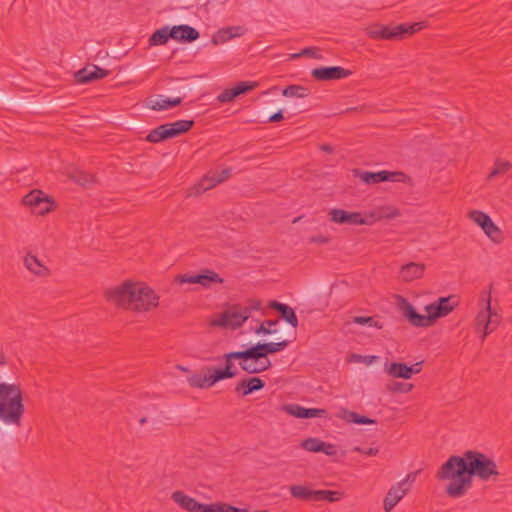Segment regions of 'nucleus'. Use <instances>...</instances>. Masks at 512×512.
Returning <instances> with one entry per match:
<instances>
[{"mask_svg":"<svg viewBox=\"0 0 512 512\" xmlns=\"http://www.w3.org/2000/svg\"><path fill=\"white\" fill-rule=\"evenodd\" d=\"M25 412L23 392L19 384L0 382V420L8 425H21Z\"/></svg>","mask_w":512,"mask_h":512,"instance_id":"7ed1b4c3","label":"nucleus"},{"mask_svg":"<svg viewBox=\"0 0 512 512\" xmlns=\"http://www.w3.org/2000/svg\"><path fill=\"white\" fill-rule=\"evenodd\" d=\"M377 359H378V357H377V356H374V355H372V356H365V357H364V361H365V363H366L367 365L372 364V363H373V362H375Z\"/></svg>","mask_w":512,"mask_h":512,"instance_id":"0e129e2a","label":"nucleus"},{"mask_svg":"<svg viewBox=\"0 0 512 512\" xmlns=\"http://www.w3.org/2000/svg\"><path fill=\"white\" fill-rule=\"evenodd\" d=\"M279 323V320H265L263 321L255 330L254 332L258 335H269L276 333V329H273L274 326H276Z\"/></svg>","mask_w":512,"mask_h":512,"instance_id":"79ce46f5","label":"nucleus"},{"mask_svg":"<svg viewBox=\"0 0 512 512\" xmlns=\"http://www.w3.org/2000/svg\"><path fill=\"white\" fill-rule=\"evenodd\" d=\"M178 284H200V274L197 275H189V274H179L175 277L174 280Z\"/></svg>","mask_w":512,"mask_h":512,"instance_id":"de8ad7c7","label":"nucleus"},{"mask_svg":"<svg viewBox=\"0 0 512 512\" xmlns=\"http://www.w3.org/2000/svg\"><path fill=\"white\" fill-rule=\"evenodd\" d=\"M226 29L233 34V38L237 36H242L246 32V28L243 26H230L226 27Z\"/></svg>","mask_w":512,"mask_h":512,"instance_id":"5fc2aeb1","label":"nucleus"},{"mask_svg":"<svg viewBox=\"0 0 512 512\" xmlns=\"http://www.w3.org/2000/svg\"><path fill=\"white\" fill-rule=\"evenodd\" d=\"M108 75V71L95 65L88 64L74 74V79L79 84L90 83L102 79Z\"/></svg>","mask_w":512,"mask_h":512,"instance_id":"dca6fc26","label":"nucleus"},{"mask_svg":"<svg viewBox=\"0 0 512 512\" xmlns=\"http://www.w3.org/2000/svg\"><path fill=\"white\" fill-rule=\"evenodd\" d=\"M451 299V296L440 297L437 301L425 306L430 326L433 325L437 319L447 316L454 310L455 305L451 304Z\"/></svg>","mask_w":512,"mask_h":512,"instance_id":"4468645a","label":"nucleus"},{"mask_svg":"<svg viewBox=\"0 0 512 512\" xmlns=\"http://www.w3.org/2000/svg\"><path fill=\"white\" fill-rule=\"evenodd\" d=\"M258 86L257 82L242 81L236 84L233 88L225 89L217 97L220 103H228L236 97L245 94Z\"/></svg>","mask_w":512,"mask_h":512,"instance_id":"f3484780","label":"nucleus"},{"mask_svg":"<svg viewBox=\"0 0 512 512\" xmlns=\"http://www.w3.org/2000/svg\"><path fill=\"white\" fill-rule=\"evenodd\" d=\"M284 119V116H283V111L282 110H279L277 111L276 113L272 114L269 119H268V122H279L281 120Z\"/></svg>","mask_w":512,"mask_h":512,"instance_id":"13d9d810","label":"nucleus"},{"mask_svg":"<svg viewBox=\"0 0 512 512\" xmlns=\"http://www.w3.org/2000/svg\"><path fill=\"white\" fill-rule=\"evenodd\" d=\"M24 265L31 273L38 277H45L50 273L49 269L38 259V257L31 253H28L24 257Z\"/></svg>","mask_w":512,"mask_h":512,"instance_id":"bb28decb","label":"nucleus"},{"mask_svg":"<svg viewBox=\"0 0 512 512\" xmlns=\"http://www.w3.org/2000/svg\"><path fill=\"white\" fill-rule=\"evenodd\" d=\"M310 94L311 90L302 85H288L282 90V95L285 97L306 98Z\"/></svg>","mask_w":512,"mask_h":512,"instance_id":"f704fd0d","label":"nucleus"},{"mask_svg":"<svg viewBox=\"0 0 512 512\" xmlns=\"http://www.w3.org/2000/svg\"><path fill=\"white\" fill-rule=\"evenodd\" d=\"M262 308V301L259 299H249L245 305L233 304L225 309L211 325L237 329L251 316L253 311H259Z\"/></svg>","mask_w":512,"mask_h":512,"instance_id":"20e7f679","label":"nucleus"},{"mask_svg":"<svg viewBox=\"0 0 512 512\" xmlns=\"http://www.w3.org/2000/svg\"><path fill=\"white\" fill-rule=\"evenodd\" d=\"M401 215L399 209L394 206H379L369 212H361L360 225H373L384 219H394Z\"/></svg>","mask_w":512,"mask_h":512,"instance_id":"1a4fd4ad","label":"nucleus"},{"mask_svg":"<svg viewBox=\"0 0 512 512\" xmlns=\"http://www.w3.org/2000/svg\"><path fill=\"white\" fill-rule=\"evenodd\" d=\"M328 241H329V239L322 235L314 236L311 238V242L318 243V244H324V243H327Z\"/></svg>","mask_w":512,"mask_h":512,"instance_id":"680f3d73","label":"nucleus"},{"mask_svg":"<svg viewBox=\"0 0 512 512\" xmlns=\"http://www.w3.org/2000/svg\"><path fill=\"white\" fill-rule=\"evenodd\" d=\"M490 321H487L488 323H486V329L488 330L487 332H493L496 330V328L498 327V325L500 324L501 322V316L495 311V310H492V308L490 307Z\"/></svg>","mask_w":512,"mask_h":512,"instance_id":"09e8293b","label":"nucleus"},{"mask_svg":"<svg viewBox=\"0 0 512 512\" xmlns=\"http://www.w3.org/2000/svg\"><path fill=\"white\" fill-rule=\"evenodd\" d=\"M73 179L75 182L82 186H86L87 184L91 183L93 181V177L90 174L84 173V172H76L73 175Z\"/></svg>","mask_w":512,"mask_h":512,"instance_id":"3c124183","label":"nucleus"},{"mask_svg":"<svg viewBox=\"0 0 512 512\" xmlns=\"http://www.w3.org/2000/svg\"><path fill=\"white\" fill-rule=\"evenodd\" d=\"M265 387V382L259 377H251L240 381L236 387L235 392L240 393L242 396H247L255 391H259Z\"/></svg>","mask_w":512,"mask_h":512,"instance_id":"393cba45","label":"nucleus"},{"mask_svg":"<svg viewBox=\"0 0 512 512\" xmlns=\"http://www.w3.org/2000/svg\"><path fill=\"white\" fill-rule=\"evenodd\" d=\"M182 98H168L162 95L156 97H149L146 100V106L152 110L163 111L181 104Z\"/></svg>","mask_w":512,"mask_h":512,"instance_id":"5701e85b","label":"nucleus"},{"mask_svg":"<svg viewBox=\"0 0 512 512\" xmlns=\"http://www.w3.org/2000/svg\"><path fill=\"white\" fill-rule=\"evenodd\" d=\"M320 149L324 152H327V153H332L333 152V147L329 144H322L320 146Z\"/></svg>","mask_w":512,"mask_h":512,"instance_id":"69168bd1","label":"nucleus"},{"mask_svg":"<svg viewBox=\"0 0 512 512\" xmlns=\"http://www.w3.org/2000/svg\"><path fill=\"white\" fill-rule=\"evenodd\" d=\"M232 38L233 34H231L226 28H222L218 30L217 33L213 36L212 42L214 44H222Z\"/></svg>","mask_w":512,"mask_h":512,"instance_id":"8fccbe9b","label":"nucleus"},{"mask_svg":"<svg viewBox=\"0 0 512 512\" xmlns=\"http://www.w3.org/2000/svg\"><path fill=\"white\" fill-rule=\"evenodd\" d=\"M45 197H47V194L42 190L34 189L23 197L22 202L32 211Z\"/></svg>","mask_w":512,"mask_h":512,"instance_id":"72a5a7b5","label":"nucleus"},{"mask_svg":"<svg viewBox=\"0 0 512 512\" xmlns=\"http://www.w3.org/2000/svg\"><path fill=\"white\" fill-rule=\"evenodd\" d=\"M223 278L211 269H204L200 273V285L204 288H210L213 284H222Z\"/></svg>","mask_w":512,"mask_h":512,"instance_id":"473e14b6","label":"nucleus"},{"mask_svg":"<svg viewBox=\"0 0 512 512\" xmlns=\"http://www.w3.org/2000/svg\"><path fill=\"white\" fill-rule=\"evenodd\" d=\"M484 233L494 242L499 243L502 240V234L500 229L494 224V222L491 220V222L488 224L487 227L484 228Z\"/></svg>","mask_w":512,"mask_h":512,"instance_id":"a18cd8bd","label":"nucleus"},{"mask_svg":"<svg viewBox=\"0 0 512 512\" xmlns=\"http://www.w3.org/2000/svg\"><path fill=\"white\" fill-rule=\"evenodd\" d=\"M313 54H314V48L307 47V48L303 49L302 52L294 54L293 57L298 58L302 55H313Z\"/></svg>","mask_w":512,"mask_h":512,"instance_id":"052dcab7","label":"nucleus"},{"mask_svg":"<svg viewBox=\"0 0 512 512\" xmlns=\"http://www.w3.org/2000/svg\"><path fill=\"white\" fill-rule=\"evenodd\" d=\"M330 220L337 224H347L351 226L360 225L362 221L361 212H349L343 209H331L329 211Z\"/></svg>","mask_w":512,"mask_h":512,"instance_id":"a211bd4d","label":"nucleus"},{"mask_svg":"<svg viewBox=\"0 0 512 512\" xmlns=\"http://www.w3.org/2000/svg\"><path fill=\"white\" fill-rule=\"evenodd\" d=\"M385 372L393 378H411V368L406 363L392 362L390 364L385 363Z\"/></svg>","mask_w":512,"mask_h":512,"instance_id":"c85d7f7f","label":"nucleus"},{"mask_svg":"<svg viewBox=\"0 0 512 512\" xmlns=\"http://www.w3.org/2000/svg\"><path fill=\"white\" fill-rule=\"evenodd\" d=\"M173 133L170 129L168 123L161 124L158 127L152 129L148 135L145 137V140L150 143H159L162 141H166L168 139H172Z\"/></svg>","mask_w":512,"mask_h":512,"instance_id":"cd10ccee","label":"nucleus"},{"mask_svg":"<svg viewBox=\"0 0 512 512\" xmlns=\"http://www.w3.org/2000/svg\"><path fill=\"white\" fill-rule=\"evenodd\" d=\"M170 129L173 133V137H178L186 132H188L193 126V120H178L173 123H168Z\"/></svg>","mask_w":512,"mask_h":512,"instance_id":"e433bc0d","label":"nucleus"},{"mask_svg":"<svg viewBox=\"0 0 512 512\" xmlns=\"http://www.w3.org/2000/svg\"><path fill=\"white\" fill-rule=\"evenodd\" d=\"M146 422H147L146 417H142V418L139 420V423H140V424H144V423H146Z\"/></svg>","mask_w":512,"mask_h":512,"instance_id":"774afa93","label":"nucleus"},{"mask_svg":"<svg viewBox=\"0 0 512 512\" xmlns=\"http://www.w3.org/2000/svg\"><path fill=\"white\" fill-rule=\"evenodd\" d=\"M105 300L118 309L128 308V280L123 281L119 286L107 288L104 291Z\"/></svg>","mask_w":512,"mask_h":512,"instance_id":"ddd939ff","label":"nucleus"},{"mask_svg":"<svg viewBox=\"0 0 512 512\" xmlns=\"http://www.w3.org/2000/svg\"><path fill=\"white\" fill-rule=\"evenodd\" d=\"M352 71L340 66L319 67L312 70L311 75L318 81L340 80L349 77Z\"/></svg>","mask_w":512,"mask_h":512,"instance_id":"2eb2a0df","label":"nucleus"},{"mask_svg":"<svg viewBox=\"0 0 512 512\" xmlns=\"http://www.w3.org/2000/svg\"><path fill=\"white\" fill-rule=\"evenodd\" d=\"M423 27V22L413 24L404 23L396 26L373 24L366 29V33L370 38L375 40H400L406 35H413Z\"/></svg>","mask_w":512,"mask_h":512,"instance_id":"423d86ee","label":"nucleus"},{"mask_svg":"<svg viewBox=\"0 0 512 512\" xmlns=\"http://www.w3.org/2000/svg\"><path fill=\"white\" fill-rule=\"evenodd\" d=\"M469 217L475 223H477L482 228V230H484V228L487 227L492 220L489 215L479 210L471 211L469 213Z\"/></svg>","mask_w":512,"mask_h":512,"instance_id":"ea45409f","label":"nucleus"},{"mask_svg":"<svg viewBox=\"0 0 512 512\" xmlns=\"http://www.w3.org/2000/svg\"><path fill=\"white\" fill-rule=\"evenodd\" d=\"M353 451L362 453V454L367 455V456H375L379 452L378 448L370 447V448H367V449H363V448H361L359 446L354 447Z\"/></svg>","mask_w":512,"mask_h":512,"instance_id":"864d4df0","label":"nucleus"},{"mask_svg":"<svg viewBox=\"0 0 512 512\" xmlns=\"http://www.w3.org/2000/svg\"><path fill=\"white\" fill-rule=\"evenodd\" d=\"M426 266L423 263L410 262L400 268L401 279L411 282L423 277Z\"/></svg>","mask_w":512,"mask_h":512,"instance_id":"4be33fe9","label":"nucleus"},{"mask_svg":"<svg viewBox=\"0 0 512 512\" xmlns=\"http://www.w3.org/2000/svg\"><path fill=\"white\" fill-rule=\"evenodd\" d=\"M408 491L409 487H404V483H397L393 485L383 500L385 512H391L396 504L407 494Z\"/></svg>","mask_w":512,"mask_h":512,"instance_id":"aec40b11","label":"nucleus"},{"mask_svg":"<svg viewBox=\"0 0 512 512\" xmlns=\"http://www.w3.org/2000/svg\"><path fill=\"white\" fill-rule=\"evenodd\" d=\"M172 500L176 502L182 509L189 512H200L202 504L196 501V499L186 495L182 491H175L171 496Z\"/></svg>","mask_w":512,"mask_h":512,"instance_id":"b1692460","label":"nucleus"},{"mask_svg":"<svg viewBox=\"0 0 512 512\" xmlns=\"http://www.w3.org/2000/svg\"><path fill=\"white\" fill-rule=\"evenodd\" d=\"M283 409L288 414L301 419L327 416V411L325 409L305 408L298 404L285 405Z\"/></svg>","mask_w":512,"mask_h":512,"instance_id":"6ab92c4d","label":"nucleus"},{"mask_svg":"<svg viewBox=\"0 0 512 512\" xmlns=\"http://www.w3.org/2000/svg\"><path fill=\"white\" fill-rule=\"evenodd\" d=\"M6 363V358L3 355H0V365H4Z\"/></svg>","mask_w":512,"mask_h":512,"instance_id":"338daca9","label":"nucleus"},{"mask_svg":"<svg viewBox=\"0 0 512 512\" xmlns=\"http://www.w3.org/2000/svg\"><path fill=\"white\" fill-rule=\"evenodd\" d=\"M322 449L323 450H320V452L328 455V456H333L336 454V449H335V446L333 444H330V443H326L324 442L323 445H322Z\"/></svg>","mask_w":512,"mask_h":512,"instance_id":"6e6d98bb","label":"nucleus"},{"mask_svg":"<svg viewBox=\"0 0 512 512\" xmlns=\"http://www.w3.org/2000/svg\"><path fill=\"white\" fill-rule=\"evenodd\" d=\"M269 307L273 310H276L280 314L281 318L294 328L298 326V318L295 314V311L287 304L273 300L270 301Z\"/></svg>","mask_w":512,"mask_h":512,"instance_id":"a878e982","label":"nucleus"},{"mask_svg":"<svg viewBox=\"0 0 512 512\" xmlns=\"http://www.w3.org/2000/svg\"><path fill=\"white\" fill-rule=\"evenodd\" d=\"M398 308L409 323L415 327H429V318L426 315L419 314L412 304L403 296H397Z\"/></svg>","mask_w":512,"mask_h":512,"instance_id":"f8f14e48","label":"nucleus"},{"mask_svg":"<svg viewBox=\"0 0 512 512\" xmlns=\"http://www.w3.org/2000/svg\"><path fill=\"white\" fill-rule=\"evenodd\" d=\"M416 479V473L414 472H411L409 473L405 479H403L402 481H400L399 483H404V487H409L408 486V482H414Z\"/></svg>","mask_w":512,"mask_h":512,"instance_id":"bf43d9fd","label":"nucleus"},{"mask_svg":"<svg viewBox=\"0 0 512 512\" xmlns=\"http://www.w3.org/2000/svg\"><path fill=\"white\" fill-rule=\"evenodd\" d=\"M323 443H324V441H322L318 438L310 437V438H307L302 441L301 447L303 449H305L306 451L317 453V452H320V450H323L322 449Z\"/></svg>","mask_w":512,"mask_h":512,"instance_id":"a19ab883","label":"nucleus"},{"mask_svg":"<svg viewBox=\"0 0 512 512\" xmlns=\"http://www.w3.org/2000/svg\"><path fill=\"white\" fill-rule=\"evenodd\" d=\"M343 497V493L340 491H332V490H316V500L315 501H327L330 503L337 502L341 500Z\"/></svg>","mask_w":512,"mask_h":512,"instance_id":"4c0bfd02","label":"nucleus"},{"mask_svg":"<svg viewBox=\"0 0 512 512\" xmlns=\"http://www.w3.org/2000/svg\"><path fill=\"white\" fill-rule=\"evenodd\" d=\"M480 302L483 307L481 311L478 312L475 319V329L477 333H482L481 339L482 341L491 334V332H487L486 323L490 321V307H491V294L488 291H483L481 293Z\"/></svg>","mask_w":512,"mask_h":512,"instance_id":"9b49d317","label":"nucleus"},{"mask_svg":"<svg viewBox=\"0 0 512 512\" xmlns=\"http://www.w3.org/2000/svg\"><path fill=\"white\" fill-rule=\"evenodd\" d=\"M159 296L144 282L130 281V310L148 312L157 308Z\"/></svg>","mask_w":512,"mask_h":512,"instance_id":"39448f33","label":"nucleus"},{"mask_svg":"<svg viewBox=\"0 0 512 512\" xmlns=\"http://www.w3.org/2000/svg\"><path fill=\"white\" fill-rule=\"evenodd\" d=\"M290 342H259L243 351L225 353L222 357L225 361L223 368L205 367L204 373L192 374L187 378V382L191 387L208 389L221 380L233 378L238 374L233 360H239L241 369L248 374L262 373L272 366L268 355L284 350Z\"/></svg>","mask_w":512,"mask_h":512,"instance_id":"f257e3e1","label":"nucleus"},{"mask_svg":"<svg viewBox=\"0 0 512 512\" xmlns=\"http://www.w3.org/2000/svg\"><path fill=\"white\" fill-rule=\"evenodd\" d=\"M401 215L399 209L394 206H379L369 212H361L360 225H373L384 219H394Z\"/></svg>","mask_w":512,"mask_h":512,"instance_id":"9d476101","label":"nucleus"},{"mask_svg":"<svg viewBox=\"0 0 512 512\" xmlns=\"http://www.w3.org/2000/svg\"><path fill=\"white\" fill-rule=\"evenodd\" d=\"M500 475L496 462L486 454L467 450L462 456L452 455L436 473L440 481L450 480L446 494L451 498H461L472 487L473 477L482 481L496 480Z\"/></svg>","mask_w":512,"mask_h":512,"instance_id":"f03ea898","label":"nucleus"},{"mask_svg":"<svg viewBox=\"0 0 512 512\" xmlns=\"http://www.w3.org/2000/svg\"><path fill=\"white\" fill-rule=\"evenodd\" d=\"M401 215L399 209L394 206H379L369 212H361L360 225H373L384 219H394Z\"/></svg>","mask_w":512,"mask_h":512,"instance_id":"6e6552de","label":"nucleus"},{"mask_svg":"<svg viewBox=\"0 0 512 512\" xmlns=\"http://www.w3.org/2000/svg\"><path fill=\"white\" fill-rule=\"evenodd\" d=\"M200 512H218V504H202Z\"/></svg>","mask_w":512,"mask_h":512,"instance_id":"4d7b16f0","label":"nucleus"},{"mask_svg":"<svg viewBox=\"0 0 512 512\" xmlns=\"http://www.w3.org/2000/svg\"><path fill=\"white\" fill-rule=\"evenodd\" d=\"M341 418H343L348 423L366 425V424H375L376 420L369 418L367 416L360 415L356 412L349 411L347 409H341Z\"/></svg>","mask_w":512,"mask_h":512,"instance_id":"2f4dec72","label":"nucleus"},{"mask_svg":"<svg viewBox=\"0 0 512 512\" xmlns=\"http://www.w3.org/2000/svg\"><path fill=\"white\" fill-rule=\"evenodd\" d=\"M218 512H248V510L240 509L226 503H218Z\"/></svg>","mask_w":512,"mask_h":512,"instance_id":"603ef678","label":"nucleus"},{"mask_svg":"<svg viewBox=\"0 0 512 512\" xmlns=\"http://www.w3.org/2000/svg\"><path fill=\"white\" fill-rule=\"evenodd\" d=\"M413 384L393 381L387 385V390L392 393H408L413 389Z\"/></svg>","mask_w":512,"mask_h":512,"instance_id":"37998d69","label":"nucleus"},{"mask_svg":"<svg viewBox=\"0 0 512 512\" xmlns=\"http://www.w3.org/2000/svg\"><path fill=\"white\" fill-rule=\"evenodd\" d=\"M291 495L302 501H315L316 500V490H312L307 486L303 485H292L290 486Z\"/></svg>","mask_w":512,"mask_h":512,"instance_id":"7c9ffc66","label":"nucleus"},{"mask_svg":"<svg viewBox=\"0 0 512 512\" xmlns=\"http://www.w3.org/2000/svg\"><path fill=\"white\" fill-rule=\"evenodd\" d=\"M353 323H356L359 325H368L370 327H376L378 329L383 328V324L371 316H356L353 318Z\"/></svg>","mask_w":512,"mask_h":512,"instance_id":"49530a36","label":"nucleus"},{"mask_svg":"<svg viewBox=\"0 0 512 512\" xmlns=\"http://www.w3.org/2000/svg\"><path fill=\"white\" fill-rule=\"evenodd\" d=\"M409 367L411 368V377H412L414 374H418L421 371L422 362H417Z\"/></svg>","mask_w":512,"mask_h":512,"instance_id":"e2e57ef3","label":"nucleus"},{"mask_svg":"<svg viewBox=\"0 0 512 512\" xmlns=\"http://www.w3.org/2000/svg\"><path fill=\"white\" fill-rule=\"evenodd\" d=\"M199 32L189 25H178L171 28V39L179 42H193L199 38Z\"/></svg>","mask_w":512,"mask_h":512,"instance_id":"412c9836","label":"nucleus"},{"mask_svg":"<svg viewBox=\"0 0 512 512\" xmlns=\"http://www.w3.org/2000/svg\"><path fill=\"white\" fill-rule=\"evenodd\" d=\"M360 179L366 184H377L381 182H402L406 183L409 181V176L401 171H387L382 170L378 172H361L359 174Z\"/></svg>","mask_w":512,"mask_h":512,"instance_id":"0eeeda50","label":"nucleus"},{"mask_svg":"<svg viewBox=\"0 0 512 512\" xmlns=\"http://www.w3.org/2000/svg\"><path fill=\"white\" fill-rule=\"evenodd\" d=\"M231 176V169L225 168L221 172L214 174L211 177H204L202 181L199 183V188L202 191L209 190L215 187L217 184H220L226 181Z\"/></svg>","mask_w":512,"mask_h":512,"instance_id":"c756f323","label":"nucleus"},{"mask_svg":"<svg viewBox=\"0 0 512 512\" xmlns=\"http://www.w3.org/2000/svg\"><path fill=\"white\" fill-rule=\"evenodd\" d=\"M171 39V28L165 26L156 30L149 38L150 45H164Z\"/></svg>","mask_w":512,"mask_h":512,"instance_id":"c9c22d12","label":"nucleus"},{"mask_svg":"<svg viewBox=\"0 0 512 512\" xmlns=\"http://www.w3.org/2000/svg\"><path fill=\"white\" fill-rule=\"evenodd\" d=\"M512 167L509 161L496 160L495 166L488 175V179H492L497 175L504 174Z\"/></svg>","mask_w":512,"mask_h":512,"instance_id":"c03bdc74","label":"nucleus"},{"mask_svg":"<svg viewBox=\"0 0 512 512\" xmlns=\"http://www.w3.org/2000/svg\"><path fill=\"white\" fill-rule=\"evenodd\" d=\"M54 201L47 195L41 203L37 205L31 212L35 215H45L51 212L54 208Z\"/></svg>","mask_w":512,"mask_h":512,"instance_id":"58836bf2","label":"nucleus"}]
</instances>
